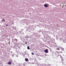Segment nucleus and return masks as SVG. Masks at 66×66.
Segmentation results:
<instances>
[{
  "label": "nucleus",
  "instance_id": "f257e3e1",
  "mask_svg": "<svg viewBox=\"0 0 66 66\" xmlns=\"http://www.w3.org/2000/svg\"><path fill=\"white\" fill-rule=\"evenodd\" d=\"M44 52L45 53H48V50H45Z\"/></svg>",
  "mask_w": 66,
  "mask_h": 66
},
{
  "label": "nucleus",
  "instance_id": "f03ea898",
  "mask_svg": "<svg viewBox=\"0 0 66 66\" xmlns=\"http://www.w3.org/2000/svg\"><path fill=\"white\" fill-rule=\"evenodd\" d=\"M11 64H12V63L11 62V61H10L8 62V64L9 65H11Z\"/></svg>",
  "mask_w": 66,
  "mask_h": 66
},
{
  "label": "nucleus",
  "instance_id": "7ed1b4c3",
  "mask_svg": "<svg viewBox=\"0 0 66 66\" xmlns=\"http://www.w3.org/2000/svg\"><path fill=\"white\" fill-rule=\"evenodd\" d=\"M44 7H48V5L47 4H45L44 5Z\"/></svg>",
  "mask_w": 66,
  "mask_h": 66
},
{
  "label": "nucleus",
  "instance_id": "20e7f679",
  "mask_svg": "<svg viewBox=\"0 0 66 66\" xmlns=\"http://www.w3.org/2000/svg\"><path fill=\"white\" fill-rule=\"evenodd\" d=\"M28 61V59H27V58H26L25 59V61H26L27 62V61Z\"/></svg>",
  "mask_w": 66,
  "mask_h": 66
},
{
  "label": "nucleus",
  "instance_id": "39448f33",
  "mask_svg": "<svg viewBox=\"0 0 66 66\" xmlns=\"http://www.w3.org/2000/svg\"><path fill=\"white\" fill-rule=\"evenodd\" d=\"M27 48H28V50H29V49H30V47L28 46H27Z\"/></svg>",
  "mask_w": 66,
  "mask_h": 66
},
{
  "label": "nucleus",
  "instance_id": "423d86ee",
  "mask_svg": "<svg viewBox=\"0 0 66 66\" xmlns=\"http://www.w3.org/2000/svg\"><path fill=\"white\" fill-rule=\"evenodd\" d=\"M31 54H32V55H34V54L33 53V52H32L31 53Z\"/></svg>",
  "mask_w": 66,
  "mask_h": 66
},
{
  "label": "nucleus",
  "instance_id": "0eeeda50",
  "mask_svg": "<svg viewBox=\"0 0 66 66\" xmlns=\"http://www.w3.org/2000/svg\"><path fill=\"white\" fill-rule=\"evenodd\" d=\"M3 21H5V20L4 19H3Z\"/></svg>",
  "mask_w": 66,
  "mask_h": 66
},
{
  "label": "nucleus",
  "instance_id": "6e6552de",
  "mask_svg": "<svg viewBox=\"0 0 66 66\" xmlns=\"http://www.w3.org/2000/svg\"><path fill=\"white\" fill-rule=\"evenodd\" d=\"M25 44H27V42H26Z\"/></svg>",
  "mask_w": 66,
  "mask_h": 66
},
{
  "label": "nucleus",
  "instance_id": "1a4fd4ad",
  "mask_svg": "<svg viewBox=\"0 0 66 66\" xmlns=\"http://www.w3.org/2000/svg\"><path fill=\"white\" fill-rule=\"evenodd\" d=\"M6 26H8L7 25H6Z\"/></svg>",
  "mask_w": 66,
  "mask_h": 66
}]
</instances>
